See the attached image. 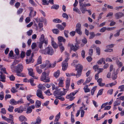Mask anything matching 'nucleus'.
Here are the masks:
<instances>
[{"mask_svg":"<svg viewBox=\"0 0 124 124\" xmlns=\"http://www.w3.org/2000/svg\"><path fill=\"white\" fill-rule=\"evenodd\" d=\"M39 52L43 54L52 55L54 54V51L52 47H47L44 50H40Z\"/></svg>","mask_w":124,"mask_h":124,"instance_id":"f257e3e1","label":"nucleus"},{"mask_svg":"<svg viewBox=\"0 0 124 124\" xmlns=\"http://www.w3.org/2000/svg\"><path fill=\"white\" fill-rule=\"evenodd\" d=\"M48 75L45 71L42 73L41 77L40 80L45 82H48L50 81V78L48 77Z\"/></svg>","mask_w":124,"mask_h":124,"instance_id":"f03ea898","label":"nucleus"},{"mask_svg":"<svg viewBox=\"0 0 124 124\" xmlns=\"http://www.w3.org/2000/svg\"><path fill=\"white\" fill-rule=\"evenodd\" d=\"M13 70L16 72V73H21L23 71V66L22 64H18Z\"/></svg>","mask_w":124,"mask_h":124,"instance_id":"7ed1b4c3","label":"nucleus"},{"mask_svg":"<svg viewBox=\"0 0 124 124\" xmlns=\"http://www.w3.org/2000/svg\"><path fill=\"white\" fill-rule=\"evenodd\" d=\"M124 16V14L122 12H119L116 13L115 16L116 19H118L121 18Z\"/></svg>","mask_w":124,"mask_h":124,"instance_id":"20e7f679","label":"nucleus"},{"mask_svg":"<svg viewBox=\"0 0 124 124\" xmlns=\"http://www.w3.org/2000/svg\"><path fill=\"white\" fill-rule=\"evenodd\" d=\"M36 95L39 98L43 99L44 97L42 95V91L39 89H38Z\"/></svg>","mask_w":124,"mask_h":124,"instance_id":"39448f33","label":"nucleus"},{"mask_svg":"<svg viewBox=\"0 0 124 124\" xmlns=\"http://www.w3.org/2000/svg\"><path fill=\"white\" fill-rule=\"evenodd\" d=\"M51 38V43L54 49H56L58 47V45L54 41V39L52 38L51 36H50Z\"/></svg>","mask_w":124,"mask_h":124,"instance_id":"423d86ee","label":"nucleus"},{"mask_svg":"<svg viewBox=\"0 0 124 124\" xmlns=\"http://www.w3.org/2000/svg\"><path fill=\"white\" fill-rule=\"evenodd\" d=\"M79 6L80 9L82 13L83 14L85 13V12L87 10L86 8L83 4L80 5Z\"/></svg>","mask_w":124,"mask_h":124,"instance_id":"0eeeda50","label":"nucleus"},{"mask_svg":"<svg viewBox=\"0 0 124 124\" xmlns=\"http://www.w3.org/2000/svg\"><path fill=\"white\" fill-rule=\"evenodd\" d=\"M41 119L40 117L38 116L36 119V122H32L31 124H39L41 122Z\"/></svg>","mask_w":124,"mask_h":124,"instance_id":"6e6552de","label":"nucleus"},{"mask_svg":"<svg viewBox=\"0 0 124 124\" xmlns=\"http://www.w3.org/2000/svg\"><path fill=\"white\" fill-rule=\"evenodd\" d=\"M26 61L27 64H29L33 63L34 61V60L32 59V56L29 59L28 58V57H27V59H26Z\"/></svg>","mask_w":124,"mask_h":124,"instance_id":"1a4fd4ad","label":"nucleus"},{"mask_svg":"<svg viewBox=\"0 0 124 124\" xmlns=\"http://www.w3.org/2000/svg\"><path fill=\"white\" fill-rule=\"evenodd\" d=\"M62 70L63 71L65 70L67 68L68 64L67 63H65V62H63L62 63Z\"/></svg>","mask_w":124,"mask_h":124,"instance_id":"9d476101","label":"nucleus"},{"mask_svg":"<svg viewBox=\"0 0 124 124\" xmlns=\"http://www.w3.org/2000/svg\"><path fill=\"white\" fill-rule=\"evenodd\" d=\"M68 45V46L70 47L71 50H72L74 51H76L77 50V49L76 48L75 46L72 44H71L69 43Z\"/></svg>","mask_w":124,"mask_h":124,"instance_id":"9b49d317","label":"nucleus"},{"mask_svg":"<svg viewBox=\"0 0 124 124\" xmlns=\"http://www.w3.org/2000/svg\"><path fill=\"white\" fill-rule=\"evenodd\" d=\"M15 112H17L18 113H21L23 111V109L21 107L16 108L14 110Z\"/></svg>","mask_w":124,"mask_h":124,"instance_id":"f8f14e48","label":"nucleus"},{"mask_svg":"<svg viewBox=\"0 0 124 124\" xmlns=\"http://www.w3.org/2000/svg\"><path fill=\"white\" fill-rule=\"evenodd\" d=\"M66 89L67 91L69 90V87L70 85V80L69 79H68L66 80Z\"/></svg>","mask_w":124,"mask_h":124,"instance_id":"ddd939ff","label":"nucleus"},{"mask_svg":"<svg viewBox=\"0 0 124 124\" xmlns=\"http://www.w3.org/2000/svg\"><path fill=\"white\" fill-rule=\"evenodd\" d=\"M76 68L75 70H81L82 71L83 69V66L79 64H78L76 65L75 67Z\"/></svg>","mask_w":124,"mask_h":124,"instance_id":"4468645a","label":"nucleus"},{"mask_svg":"<svg viewBox=\"0 0 124 124\" xmlns=\"http://www.w3.org/2000/svg\"><path fill=\"white\" fill-rule=\"evenodd\" d=\"M29 71V74L30 76H32L33 78H35V76L33 75L34 73H33V70L32 69H28Z\"/></svg>","mask_w":124,"mask_h":124,"instance_id":"2eb2a0df","label":"nucleus"},{"mask_svg":"<svg viewBox=\"0 0 124 124\" xmlns=\"http://www.w3.org/2000/svg\"><path fill=\"white\" fill-rule=\"evenodd\" d=\"M75 97L73 96L70 94H69L67 95L66 97V98L67 99H69L70 101H71L73 100L75 98Z\"/></svg>","mask_w":124,"mask_h":124,"instance_id":"dca6fc26","label":"nucleus"},{"mask_svg":"<svg viewBox=\"0 0 124 124\" xmlns=\"http://www.w3.org/2000/svg\"><path fill=\"white\" fill-rule=\"evenodd\" d=\"M42 63V58L41 56H39L37 60V63L35 65V66Z\"/></svg>","mask_w":124,"mask_h":124,"instance_id":"f3484780","label":"nucleus"},{"mask_svg":"<svg viewBox=\"0 0 124 124\" xmlns=\"http://www.w3.org/2000/svg\"><path fill=\"white\" fill-rule=\"evenodd\" d=\"M118 73V72H117V70L116 71V74L115 73V72L113 73H112V79L113 80H115V79H116L117 78L116 75Z\"/></svg>","mask_w":124,"mask_h":124,"instance_id":"a211bd4d","label":"nucleus"},{"mask_svg":"<svg viewBox=\"0 0 124 124\" xmlns=\"http://www.w3.org/2000/svg\"><path fill=\"white\" fill-rule=\"evenodd\" d=\"M35 106L37 108H39L41 104V102L38 100H37L35 102Z\"/></svg>","mask_w":124,"mask_h":124,"instance_id":"6ab92c4d","label":"nucleus"},{"mask_svg":"<svg viewBox=\"0 0 124 124\" xmlns=\"http://www.w3.org/2000/svg\"><path fill=\"white\" fill-rule=\"evenodd\" d=\"M10 104L12 105H15L17 104V102L14 99H11L9 101Z\"/></svg>","mask_w":124,"mask_h":124,"instance_id":"aec40b11","label":"nucleus"},{"mask_svg":"<svg viewBox=\"0 0 124 124\" xmlns=\"http://www.w3.org/2000/svg\"><path fill=\"white\" fill-rule=\"evenodd\" d=\"M77 71V72L75 76H76V78H78L81 76L82 71H81V70H78Z\"/></svg>","mask_w":124,"mask_h":124,"instance_id":"412c9836","label":"nucleus"},{"mask_svg":"<svg viewBox=\"0 0 124 124\" xmlns=\"http://www.w3.org/2000/svg\"><path fill=\"white\" fill-rule=\"evenodd\" d=\"M19 119L20 121L22 122L23 120H27V119L23 115H22L20 116L19 117Z\"/></svg>","mask_w":124,"mask_h":124,"instance_id":"4be33fe9","label":"nucleus"},{"mask_svg":"<svg viewBox=\"0 0 124 124\" xmlns=\"http://www.w3.org/2000/svg\"><path fill=\"white\" fill-rule=\"evenodd\" d=\"M56 26L57 28L61 31H62L64 29V27H63L62 25L59 24H57L56 25Z\"/></svg>","mask_w":124,"mask_h":124,"instance_id":"5701e85b","label":"nucleus"},{"mask_svg":"<svg viewBox=\"0 0 124 124\" xmlns=\"http://www.w3.org/2000/svg\"><path fill=\"white\" fill-rule=\"evenodd\" d=\"M58 41L60 42H65L66 41L65 39L62 36H60L58 37Z\"/></svg>","mask_w":124,"mask_h":124,"instance_id":"b1692460","label":"nucleus"},{"mask_svg":"<svg viewBox=\"0 0 124 124\" xmlns=\"http://www.w3.org/2000/svg\"><path fill=\"white\" fill-rule=\"evenodd\" d=\"M59 6L58 5L53 4L51 7V9H57L59 8Z\"/></svg>","mask_w":124,"mask_h":124,"instance_id":"393cba45","label":"nucleus"},{"mask_svg":"<svg viewBox=\"0 0 124 124\" xmlns=\"http://www.w3.org/2000/svg\"><path fill=\"white\" fill-rule=\"evenodd\" d=\"M121 103V101L120 100L116 101L114 102V107H116L120 105Z\"/></svg>","mask_w":124,"mask_h":124,"instance_id":"a878e982","label":"nucleus"},{"mask_svg":"<svg viewBox=\"0 0 124 124\" xmlns=\"http://www.w3.org/2000/svg\"><path fill=\"white\" fill-rule=\"evenodd\" d=\"M116 62L119 68H120L122 66V62H120L118 60H116Z\"/></svg>","mask_w":124,"mask_h":124,"instance_id":"bb28decb","label":"nucleus"},{"mask_svg":"<svg viewBox=\"0 0 124 124\" xmlns=\"http://www.w3.org/2000/svg\"><path fill=\"white\" fill-rule=\"evenodd\" d=\"M45 64L46 65V67H47V68H50L51 67V63L49 62L48 60H46V62L45 63Z\"/></svg>","mask_w":124,"mask_h":124,"instance_id":"cd10ccee","label":"nucleus"},{"mask_svg":"<svg viewBox=\"0 0 124 124\" xmlns=\"http://www.w3.org/2000/svg\"><path fill=\"white\" fill-rule=\"evenodd\" d=\"M73 10L74 11L77 12L80 15L81 14V11H80L77 8H73Z\"/></svg>","mask_w":124,"mask_h":124,"instance_id":"c85d7f7f","label":"nucleus"},{"mask_svg":"<svg viewBox=\"0 0 124 124\" xmlns=\"http://www.w3.org/2000/svg\"><path fill=\"white\" fill-rule=\"evenodd\" d=\"M89 34L90 35L89 38L90 39H93L95 36V34L93 32H90Z\"/></svg>","mask_w":124,"mask_h":124,"instance_id":"c756f323","label":"nucleus"},{"mask_svg":"<svg viewBox=\"0 0 124 124\" xmlns=\"http://www.w3.org/2000/svg\"><path fill=\"white\" fill-rule=\"evenodd\" d=\"M0 78L1 79V81L3 82H4L5 81V80L6 79V77L4 75H0Z\"/></svg>","mask_w":124,"mask_h":124,"instance_id":"7c9ffc66","label":"nucleus"},{"mask_svg":"<svg viewBox=\"0 0 124 124\" xmlns=\"http://www.w3.org/2000/svg\"><path fill=\"white\" fill-rule=\"evenodd\" d=\"M53 21L54 22L56 23H59L62 22V21L58 18L54 19Z\"/></svg>","mask_w":124,"mask_h":124,"instance_id":"2f4dec72","label":"nucleus"},{"mask_svg":"<svg viewBox=\"0 0 124 124\" xmlns=\"http://www.w3.org/2000/svg\"><path fill=\"white\" fill-rule=\"evenodd\" d=\"M53 33L56 34H58L59 32V31L58 29H54L52 30Z\"/></svg>","mask_w":124,"mask_h":124,"instance_id":"473e14b6","label":"nucleus"},{"mask_svg":"<svg viewBox=\"0 0 124 124\" xmlns=\"http://www.w3.org/2000/svg\"><path fill=\"white\" fill-rule=\"evenodd\" d=\"M53 94L55 97L60 96V91H54V92Z\"/></svg>","mask_w":124,"mask_h":124,"instance_id":"72a5a7b5","label":"nucleus"},{"mask_svg":"<svg viewBox=\"0 0 124 124\" xmlns=\"http://www.w3.org/2000/svg\"><path fill=\"white\" fill-rule=\"evenodd\" d=\"M38 88L41 90V91L42 90H45L46 88L45 87L43 86L42 85L39 84L38 86Z\"/></svg>","mask_w":124,"mask_h":124,"instance_id":"f704fd0d","label":"nucleus"},{"mask_svg":"<svg viewBox=\"0 0 124 124\" xmlns=\"http://www.w3.org/2000/svg\"><path fill=\"white\" fill-rule=\"evenodd\" d=\"M34 80L33 78H31L29 79V81L31 85L32 86H35V84L33 83Z\"/></svg>","mask_w":124,"mask_h":124,"instance_id":"c9c22d12","label":"nucleus"},{"mask_svg":"<svg viewBox=\"0 0 124 124\" xmlns=\"http://www.w3.org/2000/svg\"><path fill=\"white\" fill-rule=\"evenodd\" d=\"M60 74V71L59 70H57L55 72L54 74V76L56 78H57L59 76Z\"/></svg>","mask_w":124,"mask_h":124,"instance_id":"e433bc0d","label":"nucleus"},{"mask_svg":"<svg viewBox=\"0 0 124 124\" xmlns=\"http://www.w3.org/2000/svg\"><path fill=\"white\" fill-rule=\"evenodd\" d=\"M36 70L37 72L39 74L41 73L42 72V70L41 69H39V66H36Z\"/></svg>","mask_w":124,"mask_h":124,"instance_id":"4c0bfd02","label":"nucleus"},{"mask_svg":"<svg viewBox=\"0 0 124 124\" xmlns=\"http://www.w3.org/2000/svg\"><path fill=\"white\" fill-rule=\"evenodd\" d=\"M42 1V4L43 5H48V1L46 0H41Z\"/></svg>","mask_w":124,"mask_h":124,"instance_id":"58836bf2","label":"nucleus"},{"mask_svg":"<svg viewBox=\"0 0 124 124\" xmlns=\"http://www.w3.org/2000/svg\"><path fill=\"white\" fill-rule=\"evenodd\" d=\"M62 96H56L55 98L56 99L60 100L62 101H63L65 99L63 97H62Z\"/></svg>","mask_w":124,"mask_h":124,"instance_id":"ea45409f","label":"nucleus"},{"mask_svg":"<svg viewBox=\"0 0 124 124\" xmlns=\"http://www.w3.org/2000/svg\"><path fill=\"white\" fill-rule=\"evenodd\" d=\"M41 41H43V43H44L45 44V45H44V46L45 47H46L48 43V41L47 39H45L44 40H41Z\"/></svg>","mask_w":124,"mask_h":124,"instance_id":"a19ab883","label":"nucleus"},{"mask_svg":"<svg viewBox=\"0 0 124 124\" xmlns=\"http://www.w3.org/2000/svg\"><path fill=\"white\" fill-rule=\"evenodd\" d=\"M43 41H41L39 43L38 46L41 49L43 48Z\"/></svg>","mask_w":124,"mask_h":124,"instance_id":"79ce46f5","label":"nucleus"},{"mask_svg":"<svg viewBox=\"0 0 124 124\" xmlns=\"http://www.w3.org/2000/svg\"><path fill=\"white\" fill-rule=\"evenodd\" d=\"M118 88L120 89L119 90L120 92H122L124 91V85H122L121 86H119L118 87Z\"/></svg>","mask_w":124,"mask_h":124,"instance_id":"37998d69","label":"nucleus"},{"mask_svg":"<svg viewBox=\"0 0 124 124\" xmlns=\"http://www.w3.org/2000/svg\"><path fill=\"white\" fill-rule=\"evenodd\" d=\"M66 75L68 77H70L71 76H75L76 75V74L74 73H72L70 74L67 73H66Z\"/></svg>","mask_w":124,"mask_h":124,"instance_id":"c03bdc74","label":"nucleus"},{"mask_svg":"<svg viewBox=\"0 0 124 124\" xmlns=\"http://www.w3.org/2000/svg\"><path fill=\"white\" fill-rule=\"evenodd\" d=\"M14 108V107L11 105L9 106V108L8 109V110L10 112H12L13 111V110Z\"/></svg>","mask_w":124,"mask_h":124,"instance_id":"a18cd8bd","label":"nucleus"},{"mask_svg":"<svg viewBox=\"0 0 124 124\" xmlns=\"http://www.w3.org/2000/svg\"><path fill=\"white\" fill-rule=\"evenodd\" d=\"M96 53L98 55H99L100 53V49L99 47H97L96 48Z\"/></svg>","mask_w":124,"mask_h":124,"instance_id":"49530a36","label":"nucleus"},{"mask_svg":"<svg viewBox=\"0 0 124 124\" xmlns=\"http://www.w3.org/2000/svg\"><path fill=\"white\" fill-rule=\"evenodd\" d=\"M92 79V78L91 77H89L87 78L86 81L84 83V84H86L87 83H89L91 80Z\"/></svg>","mask_w":124,"mask_h":124,"instance_id":"de8ad7c7","label":"nucleus"},{"mask_svg":"<svg viewBox=\"0 0 124 124\" xmlns=\"http://www.w3.org/2000/svg\"><path fill=\"white\" fill-rule=\"evenodd\" d=\"M75 31L79 35H81L82 34V32L81 31V29H76Z\"/></svg>","mask_w":124,"mask_h":124,"instance_id":"09e8293b","label":"nucleus"},{"mask_svg":"<svg viewBox=\"0 0 124 124\" xmlns=\"http://www.w3.org/2000/svg\"><path fill=\"white\" fill-rule=\"evenodd\" d=\"M38 25L39 28L40 29V31H42L43 30V28H42L43 26V23H39Z\"/></svg>","mask_w":124,"mask_h":124,"instance_id":"8fccbe9b","label":"nucleus"},{"mask_svg":"<svg viewBox=\"0 0 124 124\" xmlns=\"http://www.w3.org/2000/svg\"><path fill=\"white\" fill-rule=\"evenodd\" d=\"M104 58H102L98 61L97 63L98 64H101L102 63L103 61H104Z\"/></svg>","mask_w":124,"mask_h":124,"instance_id":"3c124183","label":"nucleus"},{"mask_svg":"<svg viewBox=\"0 0 124 124\" xmlns=\"http://www.w3.org/2000/svg\"><path fill=\"white\" fill-rule=\"evenodd\" d=\"M99 66L97 65H94L93 67V69L95 71H96L97 70L99 69Z\"/></svg>","mask_w":124,"mask_h":124,"instance_id":"603ef678","label":"nucleus"},{"mask_svg":"<svg viewBox=\"0 0 124 124\" xmlns=\"http://www.w3.org/2000/svg\"><path fill=\"white\" fill-rule=\"evenodd\" d=\"M62 16L64 18H66V19H68L69 18V17L67 14L65 13H63Z\"/></svg>","mask_w":124,"mask_h":124,"instance_id":"864d4df0","label":"nucleus"},{"mask_svg":"<svg viewBox=\"0 0 124 124\" xmlns=\"http://www.w3.org/2000/svg\"><path fill=\"white\" fill-rule=\"evenodd\" d=\"M78 62V60H74L73 63L72 64V65L74 67H75L76 65H77L78 64H78L76 63Z\"/></svg>","mask_w":124,"mask_h":124,"instance_id":"5fc2aeb1","label":"nucleus"},{"mask_svg":"<svg viewBox=\"0 0 124 124\" xmlns=\"http://www.w3.org/2000/svg\"><path fill=\"white\" fill-rule=\"evenodd\" d=\"M16 102L17 104H21L22 103H24L23 100L22 98L21 99Z\"/></svg>","mask_w":124,"mask_h":124,"instance_id":"6e6d98bb","label":"nucleus"},{"mask_svg":"<svg viewBox=\"0 0 124 124\" xmlns=\"http://www.w3.org/2000/svg\"><path fill=\"white\" fill-rule=\"evenodd\" d=\"M32 111V110L29 107H28L27 108V111L26 113L27 114H29L31 113Z\"/></svg>","mask_w":124,"mask_h":124,"instance_id":"4d7b16f0","label":"nucleus"},{"mask_svg":"<svg viewBox=\"0 0 124 124\" xmlns=\"http://www.w3.org/2000/svg\"><path fill=\"white\" fill-rule=\"evenodd\" d=\"M66 92L67 91H60V96H62L65 95Z\"/></svg>","mask_w":124,"mask_h":124,"instance_id":"13d9d810","label":"nucleus"},{"mask_svg":"<svg viewBox=\"0 0 124 124\" xmlns=\"http://www.w3.org/2000/svg\"><path fill=\"white\" fill-rule=\"evenodd\" d=\"M69 33V31H68L65 30L64 31V34L65 37L66 38L68 37V34Z\"/></svg>","mask_w":124,"mask_h":124,"instance_id":"bf43d9fd","label":"nucleus"},{"mask_svg":"<svg viewBox=\"0 0 124 124\" xmlns=\"http://www.w3.org/2000/svg\"><path fill=\"white\" fill-rule=\"evenodd\" d=\"M29 2L31 3L33 6L36 7L37 6V5L32 0H29Z\"/></svg>","mask_w":124,"mask_h":124,"instance_id":"052dcab7","label":"nucleus"},{"mask_svg":"<svg viewBox=\"0 0 124 124\" xmlns=\"http://www.w3.org/2000/svg\"><path fill=\"white\" fill-rule=\"evenodd\" d=\"M11 92L13 93H15L17 92V90H16L14 87H12L11 90Z\"/></svg>","mask_w":124,"mask_h":124,"instance_id":"680f3d73","label":"nucleus"},{"mask_svg":"<svg viewBox=\"0 0 124 124\" xmlns=\"http://www.w3.org/2000/svg\"><path fill=\"white\" fill-rule=\"evenodd\" d=\"M6 121L9 123L10 122L11 124H13L14 123L13 119H10L7 118Z\"/></svg>","mask_w":124,"mask_h":124,"instance_id":"e2e57ef3","label":"nucleus"},{"mask_svg":"<svg viewBox=\"0 0 124 124\" xmlns=\"http://www.w3.org/2000/svg\"><path fill=\"white\" fill-rule=\"evenodd\" d=\"M9 79L10 80L13 81L15 80V77L13 75H12L11 76L9 77Z\"/></svg>","mask_w":124,"mask_h":124,"instance_id":"0e129e2a","label":"nucleus"},{"mask_svg":"<svg viewBox=\"0 0 124 124\" xmlns=\"http://www.w3.org/2000/svg\"><path fill=\"white\" fill-rule=\"evenodd\" d=\"M23 11V9L22 8H20L18 10L17 13V14H19L21 13Z\"/></svg>","mask_w":124,"mask_h":124,"instance_id":"69168bd1","label":"nucleus"},{"mask_svg":"<svg viewBox=\"0 0 124 124\" xmlns=\"http://www.w3.org/2000/svg\"><path fill=\"white\" fill-rule=\"evenodd\" d=\"M76 28V29H81V24L80 23H78L77 24Z\"/></svg>","mask_w":124,"mask_h":124,"instance_id":"338daca9","label":"nucleus"},{"mask_svg":"<svg viewBox=\"0 0 124 124\" xmlns=\"http://www.w3.org/2000/svg\"><path fill=\"white\" fill-rule=\"evenodd\" d=\"M84 82V80L82 79H80L77 82V84L78 85H79L81 83H83Z\"/></svg>","mask_w":124,"mask_h":124,"instance_id":"774afa93","label":"nucleus"}]
</instances>
